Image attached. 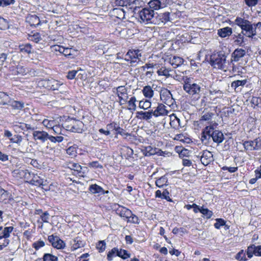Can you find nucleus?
Instances as JSON below:
<instances>
[{"label": "nucleus", "instance_id": "nucleus-1", "mask_svg": "<svg viewBox=\"0 0 261 261\" xmlns=\"http://www.w3.org/2000/svg\"><path fill=\"white\" fill-rule=\"evenodd\" d=\"M211 139L218 144L222 143L224 137L222 132L216 129L213 125L206 126L202 131L201 140L203 144H207Z\"/></svg>", "mask_w": 261, "mask_h": 261}, {"label": "nucleus", "instance_id": "nucleus-2", "mask_svg": "<svg viewBox=\"0 0 261 261\" xmlns=\"http://www.w3.org/2000/svg\"><path fill=\"white\" fill-rule=\"evenodd\" d=\"M203 87L202 83H194L190 78H187L185 81L183 89L191 97L198 100L203 92L204 89Z\"/></svg>", "mask_w": 261, "mask_h": 261}, {"label": "nucleus", "instance_id": "nucleus-3", "mask_svg": "<svg viewBox=\"0 0 261 261\" xmlns=\"http://www.w3.org/2000/svg\"><path fill=\"white\" fill-rule=\"evenodd\" d=\"M226 56L222 53L213 54L210 57V64L215 68L223 69Z\"/></svg>", "mask_w": 261, "mask_h": 261}, {"label": "nucleus", "instance_id": "nucleus-4", "mask_svg": "<svg viewBox=\"0 0 261 261\" xmlns=\"http://www.w3.org/2000/svg\"><path fill=\"white\" fill-rule=\"evenodd\" d=\"M155 13L153 10L145 7L139 12V17L140 22L145 24H153V20L155 18Z\"/></svg>", "mask_w": 261, "mask_h": 261}, {"label": "nucleus", "instance_id": "nucleus-5", "mask_svg": "<svg viewBox=\"0 0 261 261\" xmlns=\"http://www.w3.org/2000/svg\"><path fill=\"white\" fill-rule=\"evenodd\" d=\"M160 98L161 101L169 107H172L175 103L171 92L166 88H162L160 91Z\"/></svg>", "mask_w": 261, "mask_h": 261}, {"label": "nucleus", "instance_id": "nucleus-6", "mask_svg": "<svg viewBox=\"0 0 261 261\" xmlns=\"http://www.w3.org/2000/svg\"><path fill=\"white\" fill-rule=\"evenodd\" d=\"M172 20L171 14L169 12H165L159 14L155 13V18L154 20H153V24L159 25L163 23L165 24L168 22L171 21Z\"/></svg>", "mask_w": 261, "mask_h": 261}, {"label": "nucleus", "instance_id": "nucleus-7", "mask_svg": "<svg viewBox=\"0 0 261 261\" xmlns=\"http://www.w3.org/2000/svg\"><path fill=\"white\" fill-rule=\"evenodd\" d=\"M141 56L139 50L129 49L125 55L124 60L127 61H130L131 66H133V64L138 63L140 61V57Z\"/></svg>", "mask_w": 261, "mask_h": 261}, {"label": "nucleus", "instance_id": "nucleus-8", "mask_svg": "<svg viewBox=\"0 0 261 261\" xmlns=\"http://www.w3.org/2000/svg\"><path fill=\"white\" fill-rule=\"evenodd\" d=\"M40 84L45 88L52 90H58L60 86V84L59 81L52 78L50 79H44L40 81Z\"/></svg>", "mask_w": 261, "mask_h": 261}, {"label": "nucleus", "instance_id": "nucleus-9", "mask_svg": "<svg viewBox=\"0 0 261 261\" xmlns=\"http://www.w3.org/2000/svg\"><path fill=\"white\" fill-rule=\"evenodd\" d=\"M241 28L242 30V34L248 37L252 38L256 35L255 28H253V25L249 20L246 22Z\"/></svg>", "mask_w": 261, "mask_h": 261}, {"label": "nucleus", "instance_id": "nucleus-10", "mask_svg": "<svg viewBox=\"0 0 261 261\" xmlns=\"http://www.w3.org/2000/svg\"><path fill=\"white\" fill-rule=\"evenodd\" d=\"M245 150H257L261 147V139L256 138L253 141H246L243 143Z\"/></svg>", "mask_w": 261, "mask_h": 261}, {"label": "nucleus", "instance_id": "nucleus-11", "mask_svg": "<svg viewBox=\"0 0 261 261\" xmlns=\"http://www.w3.org/2000/svg\"><path fill=\"white\" fill-rule=\"evenodd\" d=\"M115 93V91H113ZM115 94L118 96L120 105H121V101L126 102L128 99L127 90L124 86H121L116 88Z\"/></svg>", "mask_w": 261, "mask_h": 261}, {"label": "nucleus", "instance_id": "nucleus-12", "mask_svg": "<svg viewBox=\"0 0 261 261\" xmlns=\"http://www.w3.org/2000/svg\"><path fill=\"white\" fill-rule=\"evenodd\" d=\"M115 206H118L115 208L116 213L121 217L125 218L126 219L128 218V217H129L132 215V212L125 207L118 204H115Z\"/></svg>", "mask_w": 261, "mask_h": 261}, {"label": "nucleus", "instance_id": "nucleus-13", "mask_svg": "<svg viewBox=\"0 0 261 261\" xmlns=\"http://www.w3.org/2000/svg\"><path fill=\"white\" fill-rule=\"evenodd\" d=\"M200 161L203 165H208L214 161L213 155L212 153L207 150L203 151L202 152V155L200 156Z\"/></svg>", "mask_w": 261, "mask_h": 261}, {"label": "nucleus", "instance_id": "nucleus-14", "mask_svg": "<svg viewBox=\"0 0 261 261\" xmlns=\"http://www.w3.org/2000/svg\"><path fill=\"white\" fill-rule=\"evenodd\" d=\"M33 136L34 140H40L42 143L45 142L49 138L48 134L45 131H34Z\"/></svg>", "mask_w": 261, "mask_h": 261}, {"label": "nucleus", "instance_id": "nucleus-15", "mask_svg": "<svg viewBox=\"0 0 261 261\" xmlns=\"http://www.w3.org/2000/svg\"><path fill=\"white\" fill-rule=\"evenodd\" d=\"M26 21L32 27H36L40 24L41 21L36 15L29 14L26 17Z\"/></svg>", "mask_w": 261, "mask_h": 261}, {"label": "nucleus", "instance_id": "nucleus-16", "mask_svg": "<svg viewBox=\"0 0 261 261\" xmlns=\"http://www.w3.org/2000/svg\"><path fill=\"white\" fill-rule=\"evenodd\" d=\"M248 82L247 79L242 80H236L231 84V87L237 92L240 91L243 87Z\"/></svg>", "mask_w": 261, "mask_h": 261}, {"label": "nucleus", "instance_id": "nucleus-17", "mask_svg": "<svg viewBox=\"0 0 261 261\" xmlns=\"http://www.w3.org/2000/svg\"><path fill=\"white\" fill-rule=\"evenodd\" d=\"M136 118L139 120H145L149 122V120L152 118V114L150 111H138L136 113Z\"/></svg>", "mask_w": 261, "mask_h": 261}, {"label": "nucleus", "instance_id": "nucleus-18", "mask_svg": "<svg viewBox=\"0 0 261 261\" xmlns=\"http://www.w3.org/2000/svg\"><path fill=\"white\" fill-rule=\"evenodd\" d=\"M28 182L32 185L36 186H42L43 189L45 190H47V188H45V185L43 184V179L37 174H34L32 180L29 181Z\"/></svg>", "mask_w": 261, "mask_h": 261}, {"label": "nucleus", "instance_id": "nucleus-19", "mask_svg": "<svg viewBox=\"0 0 261 261\" xmlns=\"http://www.w3.org/2000/svg\"><path fill=\"white\" fill-rule=\"evenodd\" d=\"M72 123V132L81 133L83 130L84 124L82 121L73 120H71Z\"/></svg>", "mask_w": 261, "mask_h": 261}, {"label": "nucleus", "instance_id": "nucleus-20", "mask_svg": "<svg viewBox=\"0 0 261 261\" xmlns=\"http://www.w3.org/2000/svg\"><path fill=\"white\" fill-rule=\"evenodd\" d=\"M245 54L246 51L244 49L237 48L232 54V57L233 58V60L237 62L240 58L243 57Z\"/></svg>", "mask_w": 261, "mask_h": 261}, {"label": "nucleus", "instance_id": "nucleus-21", "mask_svg": "<svg viewBox=\"0 0 261 261\" xmlns=\"http://www.w3.org/2000/svg\"><path fill=\"white\" fill-rule=\"evenodd\" d=\"M155 185L160 188H163L164 186H167L168 185V180L167 176V175H164L160 178L156 179L155 180Z\"/></svg>", "mask_w": 261, "mask_h": 261}, {"label": "nucleus", "instance_id": "nucleus-22", "mask_svg": "<svg viewBox=\"0 0 261 261\" xmlns=\"http://www.w3.org/2000/svg\"><path fill=\"white\" fill-rule=\"evenodd\" d=\"M232 29L228 27L218 30V35L222 38L229 36L232 34Z\"/></svg>", "mask_w": 261, "mask_h": 261}, {"label": "nucleus", "instance_id": "nucleus-23", "mask_svg": "<svg viewBox=\"0 0 261 261\" xmlns=\"http://www.w3.org/2000/svg\"><path fill=\"white\" fill-rule=\"evenodd\" d=\"M184 59L179 57L174 56L170 58V63L174 68H176L181 65L184 63Z\"/></svg>", "mask_w": 261, "mask_h": 261}, {"label": "nucleus", "instance_id": "nucleus-24", "mask_svg": "<svg viewBox=\"0 0 261 261\" xmlns=\"http://www.w3.org/2000/svg\"><path fill=\"white\" fill-rule=\"evenodd\" d=\"M142 93L146 98H151L153 96L154 91L150 86L147 85L143 87Z\"/></svg>", "mask_w": 261, "mask_h": 261}, {"label": "nucleus", "instance_id": "nucleus-25", "mask_svg": "<svg viewBox=\"0 0 261 261\" xmlns=\"http://www.w3.org/2000/svg\"><path fill=\"white\" fill-rule=\"evenodd\" d=\"M19 47L20 52L24 54H30L33 53L32 46L30 43L20 45Z\"/></svg>", "mask_w": 261, "mask_h": 261}, {"label": "nucleus", "instance_id": "nucleus-26", "mask_svg": "<svg viewBox=\"0 0 261 261\" xmlns=\"http://www.w3.org/2000/svg\"><path fill=\"white\" fill-rule=\"evenodd\" d=\"M8 105L14 109L21 110L24 107V103L21 101L14 100L10 98Z\"/></svg>", "mask_w": 261, "mask_h": 261}, {"label": "nucleus", "instance_id": "nucleus-27", "mask_svg": "<svg viewBox=\"0 0 261 261\" xmlns=\"http://www.w3.org/2000/svg\"><path fill=\"white\" fill-rule=\"evenodd\" d=\"M161 2L160 0H151L148 4L149 7L154 10H157L162 8Z\"/></svg>", "mask_w": 261, "mask_h": 261}, {"label": "nucleus", "instance_id": "nucleus-28", "mask_svg": "<svg viewBox=\"0 0 261 261\" xmlns=\"http://www.w3.org/2000/svg\"><path fill=\"white\" fill-rule=\"evenodd\" d=\"M10 98L7 93L0 91V105H8Z\"/></svg>", "mask_w": 261, "mask_h": 261}, {"label": "nucleus", "instance_id": "nucleus-29", "mask_svg": "<svg viewBox=\"0 0 261 261\" xmlns=\"http://www.w3.org/2000/svg\"><path fill=\"white\" fill-rule=\"evenodd\" d=\"M120 253H119L118 249L117 247L113 248L108 253L107 259L109 261L112 260L114 257L120 256Z\"/></svg>", "mask_w": 261, "mask_h": 261}, {"label": "nucleus", "instance_id": "nucleus-30", "mask_svg": "<svg viewBox=\"0 0 261 261\" xmlns=\"http://www.w3.org/2000/svg\"><path fill=\"white\" fill-rule=\"evenodd\" d=\"M89 191L92 194H99L103 191V189L96 184H92L89 186Z\"/></svg>", "mask_w": 261, "mask_h": 261}, {"label": "nucleus", "instance_id": "nucleus-31", "mask_svg": "<svg viewBox=\"0 0 261 261\" xmlns=\"http://www.w3.org/2000/svg\"><path fill=\"white\" fill-rule=\"evenodd\" d=\"M27 169H18L14 170L12 173L13 176L19 178H24L25 174H26Z\"/></svg>", "mask_w": 261, "mask_h": 261}, {"label": "nucleus", "instance_id": "nucleus-32", "mask_svg": "<svg viewBox=\"0 0 261 261\" xmlns=\"http://www.w3.org/2000/svg\"><path fill=\"white\" fill-rule=\"evenodd\" d=\"M84 243L77 238L73 240V243H72V248L73 250H76L79 248L84 247Z\"/></svg>", "mask_w": 261, "mask_h": 261}, {"label": "nucleus", "instance_id": "nucleus-33", "mask_svg": "<svg viewBox=\"0 0 261 261\" xmlns=\"http://www.w3.org/2000/svg\"><path fill=\"white\" fill-rule=\"evenodd\" d=\"M151 103L149 100H141L139 101V107L144 110H147L150 108Z\"/></svg>", "mask_w": 261, "mask_h": 261}, {"label": "nucleus", "instance_id": "nucleus-34", "mask_svg": "<svg viewBox=\"0 0 261 261\" xmlns=\"http://www.w3.org/2000/svg\"><path fill=\"white\" fill-rule=\"evenodd\" d=\"M137 101L136 98L135 96L132 97L128 101V105L129 107L128 109L131 111H135L136 110V101Z\"/></svg>", "mask_w": 261, "mask_h": 261}, {"label": "nucleus", "instance_id": "nucleus-35", "mask_svg": "<svg viewBox=\"0 0 261 261\" xmlns=\"http://www.w3.org/2000/svg\"><path fill=\"white\" fill-rule=\"evenodd\" d=\"M200 212L204 216L206 219H210L213 215L212 211L209 210L207 208L201 207Z\"/></svg>", "mask_w": 261, "mask_h": 261}, {"label": "nucleus", "instance_id": "nucleus-36", "mask_svg": "<svg viewBox=\"0 0 261 261\" xmlns=\"http://www.w3.org/2000/svg\"><path fill=\"white\" fill-rule=\"evenodd\" d=\"M43 261H58L57 256L50 253H45L43 257Z\"/></svg>", "mask_w": 261, "mask_h": 261}, {"label": "nucleus", "instance_id": "nucleus-37", "mask_svg": "<svg viewBox=\"0 0 261 261\" xmlns=\"http://www.w3.org/2000/svg\"><path fill=\"white\" fill-rule=\"evenodd\" d=\"M161 116L167 115L168 111L166 109V107L163 103H160L156 107Z\"/></svg>", "mask_w": 261, "mask_h": 261}, {"label": "nucleus", "instance_id": "nucleus-38", "mask_svg": "<svg viewBox=\"0 0 261 261\" xmlns=\"http://www.w3.org/2000/svg\"><path fill=\"white\" fill-rule=\"evenodd\" d=\"M13 227L12 226L6 227L4 228L2 234L5 239H7L10 237V233L13 231Z\"/></svg>", "mask_w": 261, "mask_h": 261}, {"label": "nucleus", "instance_id": "nucleus-39", "mask_svg": "<svg viewBox=\"0 0 261 261\" xmlns=\"http://www.w3.org/2000/svg\"><path fill=\"white\" fill-rule=\"evenodd\" d=\"M53 246L58 249H61L65 248V243L59 238Z\"/></svg>", "mask_w": 261, "mask_h": 261}, {"label": "nucleus", "instance_id": "nucleus-40", "mask_svg": "<svg viewBox=\"0 0 261 261\" xmlns=\"http://www.w3.org/2000/svg\"><path fill=\"white\" fill-rule=\"evenodd\" d=\"M73 52H74V50H73L71 48L64 47L62 54H63L66 57L70 58H73L74 56L73 54L72 53Z\"/></svg>", "mask_w": 261, "mask_h": 261}, {"label": "nucleus", "instance_id": "nucleus-41", "mask_svg": "<svg viewBox=\"0 0 261 261\" xmlns=\"http://www.w3.org/2000/svg\"><path fill=\"white\" fill-rule=\"evenodd\" d=\"M115 131H116V134H117V135L119 134V135H121L122 136L124 137V138H126L127 137L130 136L129 134L126 132V131L124 129L121 128L119 126V125H118L116 129H115Z\"/></svg>", "mask_w": 261, "mask_h": 261}, {"label": "nucleus", "instance_id": "nucleus-42", "mask_svg": "<svg viewBox=\"0 0 261 261\" xmlns=\"http://www.w3.org/2000/svg\"><path fill=\"white\" fill-rule=\"evenodd\" d=\"M243 34L241 33L238 34V35L236 36V38H237L235 40V42L239 45L240 46H244V36Z\"/></svg>", "mask_w": 261, "mask_h": 261}, {"label": "nucleus", "instance_id": "nucleus-43", "mask_svg": "<svg viewBox=\"0 0 261 261\" xmlns=\"http://www.w3.org/2000/svg\"><path fill=\"white\" fill-rule=\"evenodd\" d=\"M9 28V24L6 19L0 17V30H5Z\"/></svg>", "mask_w": 261, "mask_h": 261}, {"label": "nucleus", "instance_id": "nucleus-44", "mask_svg": "<svg viewBox=\"0 0 261 261\" xmlns=\"http://www.w3.org/2000/svg\"><path fill=\"white\" fill-rule=\"evenodd\" d=\"M156 148H152L150 146H148L145 147L146 155H152L156 153Z\"/></svg>", "mask_w": 261, "mask_h": 261}, {"label": "nucleus", "instance_id": "nucleus-45", "mask_svg": "<svg viewBox=\"0 0 261 261\" xmlns=\"http://www.w3.org/2000/svg\"><path fill=\"white\" fill-rule=\"evenodd\" d=\"M16 72L19 74L24 75L29 71L26 68L21 65H18L16 67Z\"/></svg>", "mask_w": 261, "mask_h": 261}, {"label": "nucleus", "instance_id": "nucleus-46", "mask_svg": "<svg viewBox=\"0 0 261 261\" xmlns=\"http://www.w3.org/2000/svg\"><path fill=\"white\" fill-rule=\"evenodd\" d=\"M255 248L254 245H250L248 247L247 250V255L249 258H251L253 256V254L255 255Z\"/></svg>", "mask_w": 261, "mask_h": 261}, {"label": "nucleus", "instance_id": "nucleus-47", "mask_svg": "<svg viewBox=\"0 0 261 261\" xmlns=\"http://www.w3.org/2000/svg\"><path fill=\"white\" fill-rule=\"evenodd\" d=\"M63 137L59 136H56L54 137L53 136L49 135V138L48 139L53 143H60L63 141Z\"/></svg>", "mask_w": 261, "mask_h": 261}, {"label": "nucleus", "instance_id": "nucleus-48", "mask_svg": "<svg viewBox=\"0 0 261 261\" xmlns=\"http://www.w3.org/2000/svg\"><path fill=\"white\" fill-rule=\"evenodd\" d=\"M69 168L79 173L81 172L82 169V166L79 164L74 163H70Z\"/></svg>", "mask_w": 261, "mask_h": 261}, {"label": "nucleus", "instance_id": "nucleus-49", "mask_svg": "<svg viewBox=\"0 0 261 261\" xmlns=\"http://www.w3.org/2000/svg\"><path fill=\"white\" fill-rule=\"evenodd\" d=\"M106 247V244L105 241H99L96 245V248L99 250V252H102L105 251Z\"/></svg>", "mask_w": 261, "mask_h": 261}, {"label": "nucleus", "instance_id": "nucleus-50", "mask_svg": "<svg viewBox=\"0 0 261 261\" xmlns=\"http://www.w3.org/2000/svg\"><path fill=\"white\" fill-rule=\"evenodd\" d=\"M157 73L159 75H164L167 77L170 75L169 70L164 67H162L158 70Z\"/></svg>", "mask_w": 261, "mask_h": 261}, {"label": "nucleus", "instance_id": "nucleus-51", "mask_svg": "<svg viewBox=\"0 0 261 261\" xmlns=\"http://www.w3.org/2000/svg\"><path fill=\"white\" fill-rule=\"evenodd\" d=\"M11 142L20 144L22 140V137L20 135H14L13 137L10 138Z\"/></svg>", "mask_w": 261, "mask_h": 261}, {"label": "nucleus", "instance_id": "nucleus-52", "mask_svg": "<svg viewBox=\"0 0 261 261\" xmlns=\"http://www.w3.org/2000/svg\"><path fill=\"white\" fill-rule=\"evenodd\" d=\"M247 21H248V20H247V19H245L244 18H242L240 17H237L236 18V19H235L234 22L239 27H240V28H242V27Z\"/></svg>", "mask_w": 261, "mask_h": 261}, {"label": "nucleus", "instance_id": "nucleus-53", "mask_svg": "<svg viewBox=\"0 0 261 261\" xmlns=\"http://www.w3.org/2000/svg\"><path fill=\"white\" fill-rule=\"evenodd\" d=\"M44 245H45V243L42 240L36 241V242L33 243V244H32L33 247L36 250H38L41 247H43Z\"/></svg>", "mask_w": 261, "mask_h": 261}, {"label": "nucleus", "instance_id": "nucleus-54", "mask_svg": "<svg viewBox=\"0 0 261 261\" xmlns=\"http://www.w3.org/2000/svg\"><path fill=\"white\" fill-rule=\"evenodd\" d=\"M118 252L120 253V255H121V256H118L119 257L122 258L123 259H126L130 256V254L127 252V251L125 250L120 249H118Z\"/></svg>", "mask_w": 261, "mask_h": 261}, {"label": "nucleus", "instance_id": "nucleus-55", "mask_svg": "<svg viewBox=\"0 0 261 261\" xmlns=\"http://www.w3.org/2000/svg\"><path fill=\"white\" fill-rule=\"evenodd\" d=\"M216 222L214 224V226L217 229H220L221 226L225 225V220L221 218H218L216 220Z\"/></svg>", "mask_w": 261, "mask_h": 261}, {"label": "nucleus", "instance_id": "nucleus-56", "mask_svg": "<svg viewBox=\"0 0 261 261\" xmlns=\"http://www.w3.org/2000/svg\"><path fill=\"white\" fill-rule=\"evenodd\" d=\"M236 258L240 261H246L247 259L245 257V255L243 252V250L240 251L238 253L236 256Z\"/></svg>", "mask_w": 261, "mask_h": 261}, {"label": "nucleus", "instance_id": "nucleus-57", "mask_svg": "<svg viewBox=\"0 0 261 261\" xmlns=\"http://www.w3.org/2000/svg\"><path fill=\"white\" fill-rule=\"evenodd\" d=\"M78 70H70L68 72L66 77L69 80H73L75 78L76 74H77Z\"/></svg>", "mask_w": 261, "mask_h": 261}, {"label": "nucleus", "instance_id": "nucleus-58", "mask_svg": "<svg viewBox=\"0 0 261 261\" xmlns=\"http://www.w3.org/2000/svg\"><path fill=\"white\" fill-rule=\"evenodd\" d=\"M67 153L71 156H75L76 153V148L74 146H70L66 150Z\"/></svg>", "mask_w": 261, "mask_h": 261}, {"label": "nucleus", "instance_id": "nucleus-59", "mask_svg": "<svg viewBox=\"0 0 261 261\" xmlns=\"http://www.w3.org/2000/svg\"><path fill=\"white\" fill-rule=\"evenodd\" d=\"M128 220V222L135 223V224H138L139 222V219L137 216H136L135 215L133 214L132 213V215L128 217V218H126Z\"/></svg>", "mask_w": 261, "mask_h": 261}, {"label": "nucleus", "instance_id": "nucleus-60", "mask_svg": "<svg viewBox=\"0 0 261 261\" xmlns=\"http://www.w3.org/2000/svg\"><path fill=\"white\" fill-rule=\"evenodd\" d=\"M15 0H0V6L6 7L15 3Z\"/></svg>", "mask_w": 261, "mask_h": 261}, {"label": "nucleus", "instance_id": "nucleus-61", "mask_svg": "<svg viewBox=\"0 0 261 261\" xmlns=\"http://www.w3.org/2000/svg\"><path fill=\"white\" fill-rule=\"evenodd\" d=\"M2 191L0 193V199L2 200L7 199L9 197V192L4 189H2Z\"/></svg>", "mask_w": 261, "mask_h": 261}, {"label": "nucleus", "instance_id": "nucleus-62", "mask_svg": "<svg viewBox=\"0 0 261 261\" xmlns=\"http://www.w3.org/2000/svg\"><path fill=\"white\" fill-rule=\"evenodd\" d=\"M213 113H206L202 115L201 117V120L204 121H208L212 119V116H213Z\"/></svg>", "mask_w": 261, "mask_h": 261}, {"label": "nucleus", "instance_id": "nucleus-63", "mask_svg": "<svg viewBox=\"0 0 261 261\" xmlns=\"http://www.w3.org/2000/svg\"><path fill=\"white\" fill-rule=\"evenodd\" d=\"M49 213L46 211L40 215V218L43 222L48 223L49 219Z\"/></svg>", "mask_w": 261, "mask_h": 261}, {"label": "nucleus", "instance_id": "nucleus-64", "mask_svg": "<svg viewBox=\"0 0 261 261\" xmlns=\"http://www.w3.org/2000/svg\"><path fill=\"white\" fill-rule=\"evenodd\" d=\"M118 124L115 122H113L107 125L106 129L108 130H110L111 129L115 130L116 129Z\"/></svg>", "mask_w": 261, "mask_h": 261}]
</instances>
